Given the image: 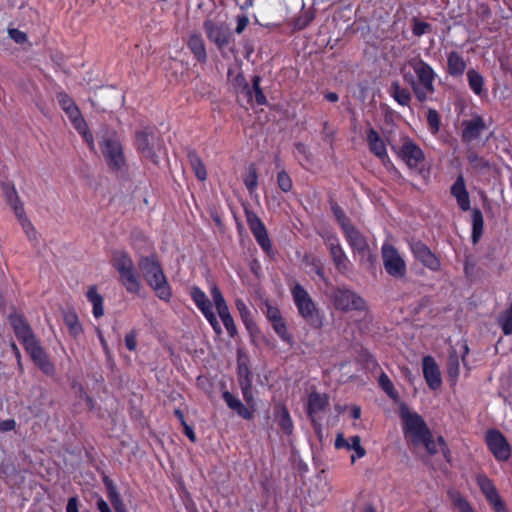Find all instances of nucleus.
Segmentation results:
<instances>
[{
	"label": "nucleus",
	"instance_id": "6e6552de",
	"mask_svg": "<svg viewBox=\"0 0 512 512\" xmlns=\"http://www.w3.org/2000/svg\"><path fill=\"white\" fill-rule=\"evenodd\" d=\"M331 299L334 307L343 312L364 310L366 308L365 301L358 294L347 288L339 287L334 289Z\"/></svg>",
	"mask_w": 512,
	"mask_h": 512
},
{
	"label": "nucleus",
	"instance_id": "58836bf2",
	"mask_svg": "<svg viewBox=\"0 0 512 512\" xmlns=\"http://www.w3.org/2000/svg\"><path fill=\"white\" fill-rule=\"evenodd\" d=\"M240 387L242 391L243 398L248 406V408L252 409V413L255 411V399L252 392V381L248 378V375L244 380L240 381Z\"/></svg>",
	"mask_w": 512,
	"mask_h": 512
},
{
	"label": "nucleus",
	"instance_id": "7ed1b4c3",
	"mask_svg": "<svg viewBox=\"0 0 512 512\" xmlns=\"http://www.w3.org/2000/svg\"><path fill=\"white\" fill-rule=\"evenodd\" d=\"M112 266L119 273V281L129 293H139L141 283L135 270L133 259L122 250H116L112 254Z\"/></svg>",
	"mask_w": 512,
	"mask_h": 512
},
{
	"label": "nucleus",
	"instance_id": "20e7f679",
	"mask_svg": "<svg viewBox=\"0 0 512 512\" xmlns=\"http://www.w3.org/2000/svg\"><path fill=\"white\" fill-rule=\"evenodd\" d=\"M399 414L403 420V431L405 437L414 445H420L421 440L427 439L430 431L423 418L415 412L410 411L404 403L400 404Z\"/></svg>",
	"mask_w": 512,
	"mask_h": 512
},
{
	"label": "nucleus",
	"instance_id": "c03bdc74",
	"mask_svg": "<svg viewBox=\"0 0 512 512\" xmlns=\"http://www.w3.org/2000/svg\"><path fill=\"white\" fill-rule=\"evenodd\" d=\"M189 162L192 169L195 172L196 177L200 181H204L207 178V172L201 159L195 153H189Z\"/></svg>",
	"mask_w": 512,
	"mask_h": 512
},
{
	"label": "nucleus",
	"instance_id": "393cba45",
	"mask_svg": "<svg viewBox=\"0 0 512 512\" xmlns=\"http://www.w3.org/2000/svg\"><path fill=\"white\" fill-rule=\"evenodd\" d=\"M222 396L227 406L236 412L240 417H243L244 419H252V409L248 408L247 405H244L239 398L234 396L229 391L223 392Z\"/></svg>",
	"mask_w": 512,
	"mask_h": 512
},
{
	"label": "nucleus",
	"instance_id": "864d4df0",
	"mask_svg": "<svg viewBox=\"0 0 512 512\" xmlns=\"http://www.w3.org/2000/svg\"><path fill=\"white\" fill-rule=\"evenodd\" d=\"M351 445L353 446V450L355 452V454L351 456V462L354 463L357 458L364 457L366 454V451L361 446V438L359 436L351 437Z\"/></svg>",
	"mask_w": 512,
	"mask_h": 512
},
{
	"label": "nucleus",
	"instance_id": "cd10ccee",
	"mask_svg": "<svg viewBox=\"0 0 512 512\" xmlns=\"http://www.w3.org/2000/svg\"><path fill=\"white\" fill-rule=\"evenodd\" d=\"M448 73L451 76L459 77L466 69V62L458 52H450L447 57Z\"/></svg>",
	"mask_w": 512,
	"mask_h": 512
},
{
	"label": "nucleus",
	"instance_id": "c756f323",
	"mask_svg": "<svg viewBox=\"0 0 512 512\" xmlns=\"http://www.w3.org/2000/svg\"><path fill=\"white\" fill-rule=\"evenodd\" d=\"M275 417L281 429L290 434L293 430V421L285 406L278 404L275 407Z\"/></svg>",
	"mask_w": 512,
	"mask_h": 512
},
{
	"label": "nucleus",
	"instance_id": "13d9d810",
	"mask_svg": "<svg viewBox=\"0 0 512 512\" xmlns=\"http://www.w3.org/2000/svg\"><path fill=\"white\" fill-rule=\"evenodd\" d=\"M487 501L493 507L495 512H508L505 502L502 500L499 494H497L495 497L489 498Z\"/></svg>",
	"mask_w": 512,
	"mask_h": 512
},
{
	"label": "nucleus",
	"instance_id": "2eb2a0df",
	"mask_svg": "<svg viewBox=\"0 0 512 512\" xmlns=\"http://www.w3.org/2000/svg\"><path fill=\"white\" fill-rule=\"evenodd\" d=\"M246 217L248 226L258 244L266 253H270L272 251V244L263 222L252 212H247Z\"/></svg>",
	"mask_w": 512,
	"mask_h": 512
},
{
	"label": "nucleus",
	"instance_id": "4d7b16f0",
	"mask_svg": "<svg viewBox=\"0 0 512 512\" xmlns=\"http://www.w3.org/2000/svg\"><path fill=\"white\" fill-rule=\"evenodd\" d=\"M431 30V25L418 19L413 20L412 32L415 36H422Z\"/></svg>",
	"mask_w": 512,
	"mask_h": 512
},
{
	"label": "nucleus",
	"instance_id": "0eeeda50",
	"mask_svg": "<svg viewBox=\"0 0 512 512\" xmlns=\"http://www.w3.org/2000/svg\"><path fill=\"white\" fill-rule=\"evenodd\" d=\"M381 254L385 271L390 276L401 279L406 275L405 260L393 245L389 243L383 244Z\"/></svg>",
	"mask_w": 512,
	"mask_h": 512
},
{
	"label": "nucleus",
	"instance_id": "f704fd0d",
	"mask_svg": "<svg viewBox=\"0 0 512 512\" xmlns=\"http://www.w3.org/2000/svg\"><path fill=\"white\" fill-rule=\"evenodd\" d=\"M63 321L68 327L70 334L77 336L82 332V326L79 322L77 314L72 310L63 312Z\"/></svg>",
	"mask_w": 512,
	"mask_h": 512
},
{
	"label": "nucleus",
	"instance_id": "39448f33",
	"mask_svg": "<svg viewBox=\"0 0 512 512\" xmlns=\"http://www.w3.org/2000/svg\"><path fill=\"white\" fill-rule=\"evenodd\" d=\"M57 99L61 108L65 111L74 128L83 136L84 140L89 145V147L91 149H94L93 136L89 132L87 123L82 117L81 112L75 104V102L65 93H59L57 95Z\"/></svg>",
	"mask_w": 512,
	"mask_h": 512
},
{
	"label": "nucleus",
	"instance_id": "49530a36",
	"mask_svg": "<svg viewBox=\"0 0 512 512\" xmlns=\"http://www.w3.org/2000/svg\"><path fill=\"white\" fill-rule=\"evenodd\" d=\"M247 94L251 102H255L258 105H263L266 103V97L259 86V78L257 77L254 78L253 87L247 92Z\"/></svg>",
	"mask_w": 512,
	"mask_h": 512
},
{
	"label": "nucleus",
	"instance_id": "aec40b11",
	"mask_svg": "<svg viewBox=\"0 0 512 512\" xmlns=\"http://www.w3.org/2000/svg\"><path fill=\"white\" fill-rule=\"evenodd\" d=\"M329 406V397L326 394L313 391L308 396L307 413L316 426V416Z\"/></svg>",
	"mask_w": 512,
	"mask_h": 512
},
{
	"label": "nucleus",
	"instance_id": "4468645a",
	"mask_svg": "<svg viewBox=\"0 0 512 512\" xmlns=\"http://www.w3.org/2000/svg\"><path fill=\"white\" fill-rule=\"evenodd\" d=\"M345 238L354 254L360 256L361 261L370 259V249L366 238L352 225H344Z\"/></svg>",
	"mask_w": 512,
	"mask_h": 512
},
{
	"label": "nucleus",
	"instance_id": "c9c22d12",
	"mask_svg": "<svg viewBox=\"0 0 512 512\" xmlns=\"http://www.w3.org/2000/svg\"><path fill=\"white\" fill-rule=\"evenodd\" d=\"M447 373L453 383H456L460 374V357L455 350H451L448 357Z\"/></svg>",
	"mask_w": 512,
	"mask_h": 512
},
{
	"label": "nucleus",
	"instance_id": "bf43d9fd",
	"mask_svg": "<svg viewBox=\"0 0 512 512\" xmlns=\"http://www.w3.org/2000/svg\"><path fill=\"white\" fill-rule=\"evenodd\" d=\"M8 35L11 39L19 44H22L27 40L26 34L15 28L8 29Z\"/></svg>",
	"mask_w": 512,
	"mask_h": 512
},
{
	"label": "nucleus",
	"instance_id": "a18cd8bd",
	"mask_svg": "<svg viewBox=\"0 0 512 512\" xmlns=\"http://www.w3.org/2000/svg\"><path fill=\"white\" fill-rule=\"evenodd\" d=\"M468 161L472 169L477 172H486L490 169V163L476 153H470L468 155Z\"/></svg>",
	"mask_w": 512,
	"mask_h": 512
},
{
	"label": "nucleus",
	"instance_id": "e2e57ef3",
	"mask_svg": "<svg viewBox=\"0 0 512 512\" xmlns=\"http://www.w3.org/2000/svg\"><path fill=\"white\" fill-rule=\"evenodd\" d=\"M266 316L272 324L282 319L280 311L277 308L271 306L267 307Z\"/></svg>",
	"mask_w": 512,
	"mask_h": 512
},
{
	"label": "nucleus",
	"instance_id": "69168bd1",
	"mask_svg": "<svg viewBox=\"0 0 512 512\" xmlns=\"http://www.w3.org/2000/svg\"><path fill=\"white\" fill-rule=\"evenodd\" d=\"M16 422L13 419H7L4 421H0V431L1 432H7L15 429Z\"/></svg>",
	"mask_w": 512,
	"mask_h": 512
},
{
	"label": "nucleus",
	"instance_id": "c85d7f7f",
	"mask_svg": "<svg viewBox=\"0 0 512 512\" xmlns=\"http://www.w3.org/2000/svg\"><path fill=\"white\" fill-rule=\"evenodd\" d=\"M188 47L200 62H205L207 58L204 41L199 34H192L188 40Z\"/></svg>",
	"mask_w": 512,
	"mask_h": 512
},
{
	"label": "nucleus",
	"instance_id": "f8f14e48",
	"mask_svg": "<svg viewBox=\"0 0 512 512\" xmlns=\"http://www.w3.org/2000/svg\"><path fill=\"white\" fill-rule=\"evenodd\" d=\"M190 295L198 309L202 312V314L212 326L214 332L217 335H220L222 333V328L216 318V315L213 312L212 303L206 294L200 288L193 287L191 289Z\"/></svg>",
	"mask_w": 512,
	"mask_h": 512
},
{
	"label": "nucleus",
	"instance_id": "423d86ee",
	"mask_svg": "<svg viewBox=\"0 0 512 512\" xmlns=\"http://www.w3.org/2000/svg\"><path fill=\"white\" fill-rule=\"evenodd\" d=\"M203 28L207 38L213 42L218 49H223L231 42L232 32L226 21L221 17L207 18L203 23Z\"/></svg>",
	"mask_w": 512,
	"mask_h": 512
},
{
	"label": "nucleus",
	"instance_id": "a878e982",
	"mask_svg": "<svg viewBox=\"0 0 512 512\" xmlns=\"http://www.w3.org/2000/svg\"><path fill=\"white\" fill-rule=\"evenodd\" d=\"M367 141L369 144L370 151L374 153L378 158H380L383 162L388 160V154L386 150V146L382 138L379 136L377 131L374 129H369L367 133Z\"/></svg>",
	"mask_w": 512,
	"mask_h": 512
},
{
	"label": "nucleus",
	"instance_id": "bb28decb",
	"mask_svg": "<svg viewBox=\"0 0 512 512\" xmlns=\"http://www.w3.org/2000/svg\"><path fill=\"white\" fill-rule=\"evenodd\" d=\"M11 323L17 338L23 345L35 339L30 326L21 317H14Z\"/></svg>",
	"mask_w": 512,
	"mask_h": 512
},
{
	"label": "nucleus",
	"instance_id": "774afa93",
	"mask_svg": "<svg viewBox=\"0 0 512 512\" xmlns=\"http://www.w3.org/2000/svg\"><path fill=\"white\" fill-rule=\"evenodd\" d=\"M66 511L67 512H79L78 500L76 497L69 498L67 506H66Z\"/></svg>",
	"mask_w": 512,
	"mask_h": 512
},
{
	"label": "nucleus",
	"instance_id": "7c9ffc66",
	"mask_svg": "<svg viewBox=\"0 0 512 512\" xmlns=\"http://www.w3.org/2000/svg\"><path fill=\"white\" fill-rule=\"evenodd\" d=\"M448 497L453 507L459 512H475L469 501L460 492L449 490Z\"/></svg>",
	"mask_w": 512,
	"mask_h": 512
},
{
	"label": "nucleus",
	"instance_id": "9d476101",
	"mask_svg": "<svg viewBox=\"0 0 512 512\" xmlns=\"http://www.w3.org/2000/svg\"><path fill=\"white\" fill-rule=\"evenodd\" d=\"M400 142V145L392 144V150L410 168L418 167L424 161V154L422 150L407 137H402Z\"/></svg>",
	"mask_w": 512,
	"mask_h": 512
},
{
	"label": "nucleus",
	"instance_id": "2f4dec72",
	"mask_svg": "<svg viewBox=\"0 0 512 512\" xmlns=\"http://www.w3.org/2000/svg\"><path fill=\"white\" fill-rule=\"evenodd\" d=\"M467 79L469 87L476 95L481 96L486 93L484 79L479 72L474 69L469 70L467 72Z\"/></svg>",
	"mask_w": 512,
	"mask_h": 512
},
{
	"label": "nucleus",
	"instance_id": "de8ad7c7",
	"mask_svg": "<svg viewBox=\"0 0 512 512\" xmlns=\"http://www.w3.org/2000/svg\"><path fill=\"white\" fill-rule=\"evenodd\" d=\"M274 331L277 335L287 344L292 346L294 344V340L292 335L288 332L287 326L283 320V318L276 323L272 324Z\"/></svg>",
	"mask_w": 512,
	"mask_h": 512
},
{
	"label": "nucleus",
	"instance_id": "79ce46f5",
	"mask_svg": "<svg viewBox=\"0 0 512 512\" xmlns=\"http://www.w3.org/2000/svg\"><path fill=\"white\" fill-rule=\"evenodd\" d=\"M16 216H17L18 220L20 221L27 237L30 240H35L36 239V230L33 227V225L31 224V222L27 219L25 212H24V208H17Z\"/></svg>",
	"mask_w": 512,
	"mask_h": 512
},
{
	"label": "nucleus",
	"instance_id": "b1692460",
	"mask_svg": "<svg viewBox=\"0 0 512 512\" xmlns=\"http://www.w3.org/2000/svg\"><path fill=\"white\" fill-rule=\"evenodd\" d=\"M415 257L420 260L425 266L432 270H437L440 267V262L436 256L422 243H416L412 247Z\"/></svg>",
	"mask_w": 512,
	"mask_h": 512
},
{
	"label": "nucleus",
	"instance_id": "4be33fe9",
	"mask_svg": "<svg viewBox=\"0 0 512 512\" xmlns=\"http://www.w3.org/2000/svg\"><path fill=\"white\" fill-rule=\"evenodd\" d=\"M451 194L456 198L461 210L468 211L470 209V198L462 175H459L451 186Z\"/></svg>",
	"mask_w": 512,
	"mask_h": 512
},
{
	"label": "nucleus",
	"instance_id": "4c0bfd02",
	"mask_svg": "<svg viewBox=\"0 0 512 512\" xmlns=\"http://www.w3.org/2000/svg\"><path fill=\"white\" fill-rule=\"evenodd\" d=\"M484 220L479 209L472 211V240L477 243L483 233Z\"/></svg>",
	"mask_w": 512,
	"mask_h": 512
},
{
	"label": "nucleus",
	"instance_id": "473e14b6",
	"mask_svg": "<svg viewBox=\"0 0 512 512\" xmlns=\"http://www.w3.org/2000/svg\"><path fill=\"white\" fill-rule=\"evenodd\" d=\"M105 483H106L107 489H108V498H109L112 506L116 510V512H127L125 504H124L123 500L121 499V496H120L119 492L117 491L113 482L106 479Z\"/></svg>",
	"mask_w": 512,
	"mask_h": 512
},
{
	"label": "nucleus",
	"instance_id": "603ef678",
	"mask_svg": "<svg viewBox=\"0 0 512 512\" xmlns=\"http://www.w3.org/2000/svg\"><path fill=\"white\" fill-rule=\"evenodd\" d=\"M427 123L432 134H436L440 128V118L436 110L429 109L427 113Z\"/></svg>",
	"mask_w": 512,
	"mask_h": 512
},
{
	"label": "nucleus",
	"instance_id": "a19ab883",
	"mask_svg": "<svg viewBox=\"0 0 512 512\" xmlns=\"http://www.w3.org/2000/svg\"><path fill=\"white\" fill-rule=\"evenodd\" d=\"M498 324L505 335L512 334V303L499 315Z\"/></svg>",
	"mask_w": 512,
	"mask_h": 512
},
{
	"label": "nucleus",
	"instance_id": "8fccbe9b",
	"mask_svg": "<svg viewBox=\"0 0 512 512\" xmlns=\"http://www.w3.org/2000/svg\"><path fill=\"white\" fill-rule=\"evenodd\" d=\"M236 308H237L244 324L247 326V328H250L253 325V321L251 319V312H250L248 306L246 305V303L241 299H237L236 300Z\"/></svg>",
	"mask_w": 512,
	"mask_h": 512
},
{
	"label": "nucleus",
	"instance_id": "1a4fd4ad",
	"mask_svg": "<svg viewBox=\"0 0 512 512\" xmlns=\"http://www.w3.org/2000/svg\"><path fill=\"white\" fill-rule=\"evenodd\" d=\"M100 146L102 154L111 168L121 169L125 165L122 144L115 134L104 137Z\"/></svg>",
	"mask_w": 512,
	"mask_h": 512
},
{
	"label": "nucleus",
	"instance_id": "5fc2aeb1",
	"mask_svg": "<svg viewBox=\"0 0 512 512\" xmlns=\"http://www.w3.org/2000/svg\"><path fill=\"white\" fill-rule=\"evenodd\" d=\"M244 183H245V186L247 187V189L249 190V192H253L257 185H258V177H257V172H256V169L253 168V167H250L249 170H248V173L244 179Z\"/></svg>",
	"mask_w": 512,
	"mask_h": 512
},
{
	"label": "nucleus",
	"instance_id": "72a5a7b5",
	"mask_svg": "<svg viewBox=\"0 0 512 512\" xmlns=\"http://www.w3.org/2000/svg\"><path fill=\"white\" fill-rule=\"evenodd\" d=\"M391 96L402 106L409 105L411 93L406 88L400 86L398 82H393L390 88Z\"/></svg>",
	"mask_w": 512,
	"mask_h": 512
},
{
	"label": "nucleus",
	"instance_id": "680f3d73",
	"mask_svg": "<svg viewBox=\"0 0 512 512\" xmlns=\"http://www.w3.org/2000/svg\"><path fill=\"white\" fill-rule=\"evenodd\" d=\"M336 448H346L347 450H353L351 445V438L346 439L342 434H338L335 440Z\"/></svg>",
	"mask_w": 512,
	"mask_h": 512
},
{
	"label": "nucleus",
	"instance_id": "e433bc0d",
	"mask_svg": "<svg viewBox=\"0 0 512 512\" xmlns=\"http://www.w3.org/2000/svg\"><path fill=\"white\" fill-rule=\"evenodd\" d=\"M87 298L93 305V315L96 318L103 316V297L97 292L95 287H92L88 290Z\"/></svg>",
	"mask_w": 512,
	"mask_h": 512
},
{
	"label": "nucleus",
	"instance_id": "a211bd4d",
	"mask_svg": "<svg viewBox=\"0 0 512 512\" xmlns=\"http://www.w3.org/2000/svg\"><path fill=\"white\" fill-rule=\"evenodd\" d=\"M487 444L498 460H506L510 456V446L505 437L498 431H489L486 437Z\"/></svg>",
	"mask_w": 512,
	"mask_h": 512
},
{
	"label": "nucleus",
	"instance_id": "9b49d317",
	"mask_svg": "<svg viewBox=\"0 0 512 512\" xmlns=\"http://www.w3.org/2000/svg\"><path fill=\"white\" fill-rule=\"evenodd\" d=\"M291 293L299 314L309 322L316 319L318 311L308 292L300 284H295Z\"/></svg>",
	"mask_w": 512,
	"mask_h": 512
},
{
	"label": "nucleus",
	"instance_id": "5701e85b",
	"mask_svg": "<svg viewBox=\"0 0 512 512\" xmlns=\"http://www.w3.org/2000/svg\"><path fill=\"white\" fill-rule=\"evenodd\" d=\"M485 128L483 119L480 116H474L463 122L462 137L467 142L473 141L481 135Z\"/></svg>",
	"mask_w": 512,
	"mask_h": 512
},
{
	"label": "nucleus",
	"instance_id": "0e129e2a",
	"mask_svg": "<svg viewBox=\"0 0 512 512\" xmlns=\"http://www.w3.org/2000/svg\"><path fill=\"white\" fill-rule=\"evenodd\" d=\"M333 212L343 230H344V225H350L340 207L334 206Z\"/></svg>",
	"mask_w": 512,
	"mask_h": 512
},
{
	"label": "nucleus",
	"instance_id": "f03ea898",
	"mask_svg": "<svg viewBox=\"0 0 512 512\" xmlns=\"http://www.w3.org/2000/svg\"><path fill=\"white\" fill-rule=\"evenodd\" d=\"M138 267L143 279L157 297L163 301H169L172 297L171 287L157 255L141 256L138 259Z\"/></svg>",
	"mask_w": 512,
	"mask_h": 512
},
{
	"label": "nucleus",
	"instance_id": "6e6d98bb",
	"mask_svg": "<svg viewBox=\"0 0 512 512\" xmlns=\"http://www.w3.org/2000/svg\"><path fill=\"white\" fill-rule=\"evenodd\" d=\"M277 182L283 192H289L292 189V180L285 171L278 173Z\"/></svg>",
	"mask_w": 512,
	"mask_h": 512
},
{
	"label": "nucleus",
	"instance_id": "09e8293b",
	"mask_svg": "<svg viewBox=\"0 0 512 512\" xmlns=\"http://www.w3.org/2000/svg\"><path fill=\"white\" fill-rule=\"evenodd\" d=\"M379 385L391 399H393V400L398 399V393H397L396 389L394 388L392 381L385 373H382L379 376Z\"/></svg>",
	"mask_w": 512,
	"mask_h": 512
},
{
	"label": "nucleus",
	"instance_id": "f257e3e1",
	"mask_svg": "<svg viewBox=\"0 0 512 512\" xmlns=\"http://www.w3.org/2000/svg\"><path fill=\"white\" fill-rule=\"evenodd\" d=\"M402 72L405 82L411 86L415 97L420 102L432 96L435 91L436 73L429 64L420 58H414L408 61Z\"/></svg>",
	"mask_w": 512,
	"mask_h": 512
},
{
	"label": "nucleus",
	"instance_id": "3c124183",
	"mask_svg": "<svg viewBox=\"0 0 512 512\" xmlns=\"http://www.w3.org/2000/svg\"><path fill=\"white\" fill-rule=\"evenodd\" d=\"M4 194L7 202L14 209L15 213L17 208H23V205L14 187L7 186L5 188Z\"/></svg>",
	"mask_w": 512,
	"mask_h": 512
},
{
	"label": "nucleus",
	"instance_id": "ddd939ff",
	"mask_svg": "<svg viewBox=\"0 0 512 512\" xmlns=\"http://www.w3.org/2000/svg\"><path fill=\"white\" fill-rule=\"evenodd\" d=\"M210 293L217 313L222 320L227 332L231 337H234L237 333V328L221 291L216 285H213L210 289Z\"/></svg>",
	"mask_w": 512,
	"mask_h": 512
},
{
	"label": "nucleus",
	"instance_id": "37998d69",
	"mask_svg": "<svg viewBox=\"0 0 512 512\" xmlns=\"http://www.w3.org/2000/svg\"><path fill=\"white\" fill-rule=\"evenodd\" d=\"M420 444L424 445L430 454H435L440 450L446 455V444L442 437H439L437 442L432 439L431 433L427 435V439L421 440Z\"/></svg>",
	"mask_w": 512,
	"mask_h": 512
},
{
	"label": "nucleus",
	"instance_id": "338daca9",
	"mask_svg": "<svg viewBox=\"0 0 512 512\" xmlns=\"http://www.w3.org/2000/svg\"><path fill=\"white\" fill-rule=\"evenodd\" d=\"M311 20L312 16L305 14L297 19L295 26L298 29H304L310 23Z\"/></svg>",
	"mask_w": 512,
	"mask_h": 512
},
{
	"label": "nucleus",
	"instance_id": "6ab92c4d",
	"mask_svg": "<svg viewBox=\"0 0 512 512\" xmlns=\"http://www.w3.org/2000/svg\"><path fill=\"white\" fill-rule=\"evenodd\" d=\"M422 370L428 387L432 390L439 389L442 384L441 372L433 357L425 356L422 359Z\"/></svg>",
	"mask_w": 512,
	"mask_h": 512
},
{
	"label": "nucleus",
	"instance_id": "412c9836",
	"mask_svg": "<svg viewBox=\"0 0 512 512\" xmlns=\"http://www.w3.org/2000/svg\"><path fill=\"white\" fill-rule=\"evenodd\" d=\"M328 246L336 268L342 273L347 272L349 270V260L337 238H328Z\"/></svg>",
	"mask_w": 512,
	"mask_h": 512
},
{
	"label": "nucleus",
	"instance_id": "ea45409f",
	"mask_svg": "<svg viewBox=\"0 0 512 512\" xmlns=\"http://www.w3.org/2000/svg\"><path fill=\"white\" fill-rule=\"evenodd\" d=\"M477 483L487 500L499 494L492 481L486 476L479 475L477 477Z\"/></svg>",
	"mask_w": 512,
	"mask_h": 512
},
{
	"label": "nucleus",
	"instance_id": "052dcab7",
	"mask_svg": "<svg viewBox=\"0 0 512 512\" xmlns=\"http://www.w3.org/2000/svg\"><path fill=\"white\" fill-rule=\"evenodd\" d=\"M125 345L130 351H135L137 348V334L131 331L125 336Z\"/></svg>",
	"mask_w": 512,
	"mask_h": 512
},
{
	"label": "nucleus",
	"instance_id": "f3484780",
	"mask_svg": "<svg viewBox=\"0 0 512 512\" xmlns=\"http://www.w3.org/2000/svg\"><path fill=\"white\" fill-rule=\"evenodd\" d=\"M27 353L31 356L33 361L41 368L46 374L53 375L55 372L54 365L49 361L42 347L37 342L36 338L24 345Z\"/></svg>",
	"mask_w": 512,
	"mask_h": 512
},
{
	"label": "nucleus",
	"instance_id": "dca6fc26",
	"mask_svg": "<svg viewBox=\"0 0 512 512\" xmlns=\"http://www.w3.org/2000/svg\"><path fill=\"white\" fill-rule=\"evenodd\" d=\"M136 145L138 151L144 158L151 160L153 163L158 162L156 154V147L158 145L156 143V137L151 131L145 130L138 132L136 135Z\"/></svg>",
	"mask_w": 512,
	"mask_h": 512
}]
</instances>
